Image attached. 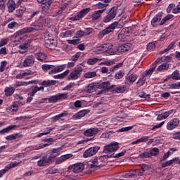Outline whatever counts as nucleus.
<instances>
[{"mask_svg":"<svg viewBox=\"0 0 180 180\" xmlns=\"http://www.w3.org/2000/svg\"><path fill=\"white\" fill-rule=\"evenodd\" d=\"M50 23H51V20H50L49 17H40L39 20L34 23V27H24L15 32L14 36L15 37H19V36H22V34L32 33V32H34V30H41L43 27H47Z\"/></svg>","mask_w":180,"mask_h":180,"instance_id":"1","label":"nucleus"},{"mask_svg":"<svg viewBox=\"0 0 180 180\" xmlns=\"http://www.w3.org/2000/svg\"><path fill=\"white\" fill-rule=\"evenodd\" d=\"M126 18H122L119 21H115L108 26L105 29L103 30L98 34V39H103L105 36L107 34H110V33H113L115 32V29H122L126 25Z\"/></svg>","mask_w":180,"mask_h":180,"instance_id":"2","label":"nucleus"},{"mask_svg":"<svg viewBox=\"0 0 180 180\" xmlns=\"http://www.w3.org/2000/svg\"><path fill=\"white\" fill-rule=\"evenodd\" d=\"M56 35V27H49L46 32L44 33V40L46 44L51 49H53L57 46V41L54 39V36Z\"/></svg>","mask_w":180,"mask_h":180,"instance_id":"3","label":"nucleus"},{"mask_svg":"<svg viewBox=\"0 0 180 180\" xmlns=\"http://www.w3.org/2000/svg\"><path fill=\"white\" fill-rule=\"evenodd\" d=\"M104 158H108V155H103L100 158H93L90 161L88 162L87 165V174H91V172H95L96 171V169L98 168V167H101V161L103 160Z\"/></svg>","mask_w":180,"mask_h":180,"instance_id":"4","label":"nucleus"},{"mask_svg":"<svg viewBox=\"0 0 180 180\" xmlns=\"http://www.w3.org/2000/svg\"><path fill=\"white\" fill-rule=\"evenodd\" d=\"M82 71H84V68L81 65H78L74 68L73 70L70 73L68 81H75L78 79V78H81V75L82 74Z\"/></svg>","mask_w":180,"mask_h":180,"instance_id":"5","label":"nucleus"},{"mask_svg":"<svg viewBox=\"0 0 180 180\" xmlns=\"http://www.w3.org/2000/svg\"><path fill=\"white\" fill-rule=\"evenodd\" d=\"M131 33H133V27L124 28L119 33L117 38L120 41H126L127 37H129Z\"/></svg>","mask_w":180,"mask_h":180,"instance_id":"6","label":"nucleus"},{"mask_svg":"<svg viewBox=\"0 0 180 180\" xmlns=\"http://www.w3.org/2000/svg\"><path fill=\"white\" fill-rule=\"evenodd\" d=\"M120 148V146H119V143L113 142L104 146L103 153H105V154H110V153L117 151V150H119Z\"/></svg>","mask_w":180,"mask_h":180,"instance_id":"7","label":"nucleus"},{"mask_svg":"<svg viewBox=\"0 0 180 180\" xmlns=\"http://www.w3.org/2000/svg\"><path fill=\"white\" fill-rule=\"evenodd\" d=\"M67 98H68V94L62 93L51 96L49 98H48V101L49 103H56L58 102V101H63L64 99H67Z\"/></svg>","mask_w":180,"mask_h":180,"instance_id":"8","label":"nucleus"},{"mask_svg":"<svg viewBox=\"0 0 180 180\" xmlns=\"http://www.w3.org/2000/svg\"><path fill=\"white\" fill-rule=\"evenodd\" d=\"M39 4H41V6L42 8V13L47 15L49 13V9L53 4V0H37Z\"/></svg>","mask_w":180,"mask_h":180,"instance_id":"9","label":"nucleus"},{"mask_svg":"<svg viewBox=\"0 0 180 180\" xmlns=\"http://www.w3.org/2000/svg\"><path fill=\"white\" fill-rule=\"evenodd\" d=\"M32 42H33V39H30L25 41V43L19 45L18 53H20V54H25V53H27V51H29V48L30 47V44H32Z\"/></svg>","mask_w":180,"mask_h":180,"instance_id":"10","label":"nucleus"},{"mask_svg":"<svg viewBox=\"0 0 180 180\" xmlns=\"http://www.w3.org/2000/svg\"><path fill=\"white\" fill-rule=\"evenodd\" d=\"M91 11V8H86L80 11L77 15H73L70 18V20L75 21V20H81L84 16L88 15Z\"/></svg>","mask_w":180,"mask_h":180,"instance_id":"11","label":"nucleus"},{"mask_svg":"<svg viewBox=\"0 0 180 180\" xmlns=\"http://www.w3.org/2000/svg\"><path fill=\"white\" fill-rule=\"evenodd\" d=\"M117 12V8L112 7L108 13V15L103 18L104 23H109L110 20H113L116 18V13Z\"/></svg>","mask_w":180,"mask_h":180,"instance_id":"12","label":"nucleus"},{"mask_svg":"<svg viewBox=\"0 0 180 180\" xmlns=\"http://www.w3.org/2000/svg\"><path fill=\"white\" fill-rule=\"evenodd\" d=\"M100 148L101 147L99 146H94L86 150L83 153L84 158H88V157H92V155H95V154L99 151Z\"/></svg>","mask_w":180,"mask_h":180,"instance_id":"13","label":"nucleus"},{"mask_svg":"<svg viewBox=\"0 0 180 180\" xmlns=\"http://www.w3.org/2000/svg\"><path fill=\"white\" fill-rule=\"evenodd\" d=\"M22 161L20 162H13L8 165L4 169L0 170V178L4 176V174H6L9 171V169H12V168H15V167H18L19 164H21Z\"/></svg>","mask_w":180,"mask_h":180,"instance_id":"14","label":"nucleus"},{"mask_svg":"<svg viewBox=\"0 0 180 180\" xmlns=\"http://www.w3.org/2000/svg\"><path fill=\"white\" fill-rule=\"evenodd\" d=\"M34 56L33 55H29L25 57L24 59L22 65V67L27 68V67H32L33 64H34Z\"/></svg>","mask_w":180,"mask_h":180,"instance_id":"15","label":"nucleus"},{"mask_svg":"<svg viewBox=\"0 0 180 180\" xmlns=\"http://www.w3.org/2000/svg\"><path fill=\"white\" fill-rule=\"evenodd\" d=\"M179 119L178 118H173L167 124V130H174V129H176V127H179Z\"/></svg>","mask_w":180,"mask_h":180,"instance_id":"16","label":"nucleus"},{"mask_svg":"<svg viewBox=\"0 0 180 180\" xmlns=\"http://www.w3.org/2000/svg\"><path fill=\"white\" fill-rule=\"evenodd\" d=\"M69 169H72L74 174H79V172H82L85 169V166L82 163H76L69 167Z\"/></svg>","mask_w":180,"mask_h":180,"instance_id":"17","label":"nucleus"},{"mask_svg":"<svg viewBox=\"0 0 180 180\" xmlns=\"http://www.w3.org/2000/svg\"><path fill=\"white\" fill-rule=\"evenodd\" d=\"M112 0H101V2L96 4V9H99L98 11H106V7L109 6V4Z\"/></svg>","mask_w":180,"mask_h":180,"instance_id":"18","label":"nucleus"},{"mask_svg":"<svg viewBox=\"0 0 180 180\" xmlns=\"http://www.w3.org/2000/svg\"><path fill=\"white\" fill-rule=\"evenodd\" d=\"M103 46H104L105 53H108V54H110V56H113V54L116 53V51L113 49V44L112 43L106 42L103 44Z\"/></svg>","mask_w":180,"mask_h":180,"instance_id":"19","label":"nucleus"},{"mask_svg":"<svg viewBox=\"0 0 180 180\" xmlns=\"http://www.w3.org/2000/svg\"><path fill=\"white\" fill-rule=\"evenodd\" d=\"M160 60H161L160 59H157L155 61V63L153 64L152 68L149 69L148 71L143 72L142 75L145 77H151L152 74L155 70V68H157V64H158V63H160Z\"/></svg>","mask_w":180,"mask_h":180,"instance_id":"20","label":"nucleus"},{"mask_svg":"<svg viewBox=\"0 0 180 180\" xmlns=\"http://www.w3.org/2000/svg\"><path fill=\"white\" fill-rule=\"evenodd\" d=\"M89 112H91V110H80L78 112H77L76 114H75L72 117V119L73 120H78L79 119H82V117H84V116H85L86 115H88V113H89Z\"/></svg>","mask_w":180,"mask_h":180,"instance_id":"21","label":"nucleus"},{"mask_svg":"<svg viewBox=\"0 0 180 180\" xmlns=\"http://www.w3.org/2000/svg\"><path fill=\"white\" fill-rule=\"evenodd\" d=\"M51 164V159L49 158V156L45 155L41 160L37 162L38 167H46Z\"/></svg>","mask_w":180,"mask_h":180,"instance_id":"22","label":"nucleus"},{"mask_svg":"<svg viewBox=\"0 0 180 180\" xmlns=\"http://www.w3.org/2000/svg\"><path fill=\"white\" fill-rule=\"evenodd\" d=\"M99 133V129L98 128H90L84 131V136L85 137H92L93 136H96Z\"/></svg>","mask_w":180,"mask_h":180,"instance_id":"23","label":"nucleus"},{"mask_svg":"<svg viewBox=\"0 0 180 180\" xmlns=\"http://www.w3.org/2000/svg\"><path fill=\"white\" fill-rule=\"evenodd\" d=\"M151 167L148 165H142L141 167V169H134L135 172V175H139L140 176H143V174H144L145 171H148Z\"/></svg>","mask_w":180,"mask_h":180,"instance_id":"24","label":"nucleus"},{"mask_svg":"<svg viewBox=\"0 0 180 180\" xmlns=\"http://www.w3.org/2000/svg\"><path fill=\"white\" fill-rule=\"evenodd\" d=\"M103 14V10L102 11H96L91 14V20L93 22H96L101 20L102 18V15Z\"/></svg>","mask_w":180,"mask_h":180,"instance_id":"25","label":"nucleus"},{"mask_svg":"<svg viewBox=\"0 0 180 180\" xmlns=\"http://www.w3.org/2000/svg\"><path fill=\"white\" fill-rule=\"evenodd\" d=\"M99 83H91L88 84L86 92L87 94H92L96 91V89H98Z\"/></svg>","mask_w":180,"mask_h":180,"instance_id":"26","label":"nucleus"},{"mask_svg":"<svg viewBox=\"0 0 180 180\" xmlns=\"http://www.w3.org/2000/svg\"><path fill=\"white\" fill-rule=\"evenodd\" d=\"M172 113H175V110H170L169 111H167L165 112H163L159 115L157 117V120H159V121L164 120L165 119L169 117L170 115H172Z\"/></svg>","mask_w":180,"mask_h":180,"instance_id":"27","label":"nucleus"},{"mask_svg":"<svg viewBox=\"0 0 180 180\" xmlns=\"http://www.w3.org/2000/svg\"><path fill=\"white\" fill-rule=\"evenodd\" d=\"M67 68V65L63 64L60 65H58L56 68H54L52 70L49 71V74H58V72H61V71H64Z\"/></svg>","mask_w":180,"mask_h":180,"instance_id":"28","label":"nucleus"},{"mask_svg":"<svg viewBox=\"0 0 180 180\" xmlns=\"http://www.w3.org/2000/svg\"><path fill=\"white\" fill-rule=\"evenodd\" d=\"M29 75H33V72L31 70L22 71L16 75V78L17 79H23V78L29 77Z\"/></svg>","mask_w":180,"mask_h":180,"instance_id":"29","label":"nucleus"},{"mask_svg":"<svg viewBox=\"0 0 180 180\" xmlns=\"http://www.w3.org/2000/svg\"><path fill=\"white\" fill-rule=\"evenodd\" d=\"M162 18V15L161 14V13H158V14H156L151 20L152 26L153 27H155V26H157V23H158V22L161 20Z\"/></svg>","mask_w":180,"mask_h":180,"instance_id":"30","label":"nucleus"},{"mask_svg":"<svg viewBox=\"0 0 180 180\" xmlns=\"http://www.w3.org/2000/svg\"><path fill=\"white\" fill-rule=\"evenodd\" d=\"M136 79H137V75L136 74H131L126 77V82L128 85L136 82Z\"/></svg>","mask_w":180,"mask_h":180,"instance_id":"31","label":"nucleus"},{"mask_svg":"<svg viewBox=\"0 0 180 180\" xmlns=\"http://www.w3.org/2000/svg\"><path fill=\"white\" fill-rule=\"evenodd\" d=\"M130 49H131V46L129 44H122L117 48V52L121 53H124L126 51H129Z\"/></svg>","mask_w":180,"mask_h":180,"instance_id":"32","label":"nucleus"},{"mask_svg":"<svg viewBox=\"0 0 180 180\" xmlns=\"http://www.w3.org/2000/svg\"><path fill=\"white\" fill-rule=\"evenodd\" d=\"M68 115V112L67 111H63L62 113L56 115L51 118V122H58L61 117H65V116Z\"/></svg>","mask_w":180,"mask_h":180,"instance_id":"33","label":"nucleus"},{"mask_svg":"<svg viewBox=\"0 0 180 180\" xmlns=\"http://www.w3.org/2000/svg\"><path fill=\"white\" fill-rule=\"evenodd\" d=\"M7 6H8V12L10 13L13 12V11L17 8V5L15 4V1L13 0H8L7 3Z\"/></svg>","mask_w":180,"mask_h":180,"instance_id":"34","label":"nucleus"},{"mask_svg":"<svg viewBox=\"0 0 180 180\" xmlns=\"http://www.w3.org/2000/svg\"><path fill=\"white\" fill-rule=\"evenodd\" d=\"M179 158H175L172 160H168L165 163L162 164V168H166V167H169L172 165V164H176V161H179Z\"/></svg>","mask_w":180,"mask_h":180,"instance_id":"35","label":"nucleus"},{"mask_svg":"<svg viewBox=\"0 0 180 180\" xmlns=\"http://www.w3.org/2000/svg\"><path fill=\"white\" fill-rule=\"evenodd\" d=\"M18 126L16 125H10L1 130H0V134H5L6 133H9L11 130H15Z\"/></svg>","mask_w":180,"mask_h":180,"instance_id":"36","label":"nucleus"},{"mask_svg":"<svg viewBox=\"0 0 180 180\" xmlns=\"http://www.w3.org/2000/svg\"><path fill=\"white\" fill-rule=\"evenodd\" d=\"M4 92L6 96H12V95H13V92H15V88L12 86H6L4 89Z\"/></svg>","mask_w":180,"mask_h":180,"instance_id":"37","label":"nucleus"},{"mask_svg":"<svg viewBox=\"0 0 180 180\" xmlns=\"http://www.w3.org/2000/svg\"><path fill=\"white\" fill-rule=\"evenodd\" d=\"M113 91L116 94H123V93L127 91V86H119L118 87H115Z\"/></svg>","mask_w":180,"mask_h":180,"instance_id":"38","label":"nucleus"},{"mask_svg":"<svg viewBox=\"0 0 180 180\" xmlns=\"http://www.w3.org/2000/svg\"><path fill=\"white\" fill-rule=\"evenodd\" d=\"M20 137H22V134L19 133H15V134L7 136L6 137V140H8V141H12V140H16V139H20Z\"/></svg>","mask_w":180,"mask_h":180,"instance_id":"39","label":"nucleus"},{"mask_svg":"<svg viewBox=\"0 0 180 180\" xmlns=\"http://www.w3.org/2000/svg\"><path fill=\"white\" fill-rule=\"evenodd\" d=\"M53 129H54V128L46 127L44 131H42V132L39 133L38 135H37V137H41L43 136H47V134H50V133H51V131H53Z\"/></svg>","mask_w":180,"mask_h":180,"instance_id":"40","label":"nucleus"},{"mask_svg":"<svg viewBox=\"0 0 180 180\" xmlns=\"http://www.w3.org/2000/svg\"><path fill=\"white\" fill-rule=\"evenodd\" d=\"M148 139H149L148 136H142L140 139H136L134 141H132L131 144L134 145V144H140V143H146V141H148Z\"/></svg>","mask_w":180,"mask_h":180,"instance_id":"41","label":"nucleus"},{"mask_svg":"<svg viewBox=\"0 0 180 180\" xmlns=\"http://www.w3.org/2000/svg\"><path fill=\"white\" fill-rule=\"evenodd\" d=\"M97 75L96 71L87 72L84 75V78L89 79L91 78H95Z\"/></svg>","mask_w":180,"mask_h":180,"instance_id":"42","label":"nucleus"},{"mask_svg":"<svg viewBox=\"0 0 180 180\" xmlns=\"http://www.w3.org/2000/svg\"><path fill=\"white\" fill-rule=\"evenodd\" d=\"M68 74H70V70H67L66 71H65L64 72H63L61 74L54 75L53 78L55 79H61L63 78H65V77H67V75H68Z\"/></svg>","mask_w":180,"mask_h":180,"instance_id":"43","label":"nucleus"},{"mask_svg":"<svg viewBox=\"0 0 180 180\" xmlns=\"http://www.w3.org/2000/svg\"><path fill=\"white\" fill-rule=\"evenodd\" d=\"M98 89H109L110 88V83L109 82H104L101 84L98 83Z\"/></svg>","mask_w":180,"mask_h":180,"instance_id":"44","label":"nucleus"},{"mask_svg":"<svg viewBox=\"0 0 180 180\" xmlns=\"http://www.w3.org/2000/svg\"><path fill=\"white\" fill-rule=\"evenodd\" d=\"M56 83V80H44L41 82V85L43 86H51L52 85H55Z\"/></svg>","mask_w":180,"mask_h":180,"instance_id":"45","label":"nucleus"},{"mask_svg":"<svg viewBox=\"0 0 180 180\" xmlns=\"http://www.w3.org/2000/svg\"><path fill=\"white\" fill-rule=\"evenodd\" d=\"M60 153H57V149H53L52 152H51V155L48 156V158L51 160V163L53 162V160L56 158V157H58Z\"/></svg>","mask_w":180,"mask_h":180,"instance_id":"46","label":"nucleus"},{"mask_svg":"<svg viewBox=\"0 0 180 180\" xmlns=\"http://www.w3.org/2000/svg\"><path fill=\"white\" fill-rule=\"evenodd\" d=\"M74 32L72 30H68L64 32L60 33V37L67 38V37H72V34Z\"/></svg>","mask_w":180,"mask_h":180,"instance_id":"47","label":"nucleus"},{"mask_svg":"<svg viewBox=\"0 0 180 180\" xmlns=\"http://www.w3.org/2000/svg\"><path fill=\"white\" fill-rule=\"evenodd\" d=\"M36 56L39 61H45V60L47 58V55L43 52H39L37 53Z\"/></svg>","mask_w":180,"mask_h":180,"instance_id":"48","label":"nucleus"},{"mask_svg":"<svg viewBox=\"0 0 180 180\" xmlns=\"http://www.w3.org/2000/svg\"><path fill=\"white\" fill-rule=\"evenodd\" d=\"M101 60L102 59H99L98 58H92L87 60V64H89V65H94V64H96L97 62Z\"/></svg>","mask_w":180,"mask_h":180,"instance_id":"49","label":"nucleus"},{"mask_svg":"<svg viewBox=\"0 0 180 180\" xmlns=\"http://www.w3.org/2000/svg\"><path fill=\"white\" fill-rule=\"evenodd\" d=\"M46 171V174H50L51 175H54V174H58V169H57L54 167H52L48 168Z\"/></svg>","mask_w":180,"mask_h":180,"instance_id":"50","label":"nucleus"},{"mask_svg":"<svg viewBox=\"0 0 180 180\" xmlns=\"http://www.w3.org/2000/svg\"><path fill=\"white\" fill-rule=\"evenodd\" d=\"M174 18V15L169 14L166 17H165L163 19H162L161 22H160V25L162 26V25H165L168 20L172 19Z\"/></svg>","mask_w":180,"mask_h":180,"instance_id":"51","label":"nucleus"},{"mask_svg":"<svg viewBox=\"0 0 180 180\" xmlns=\"http://www.w3.org/2000/svg\"><path fill=\"white\" fill-rule=\"evenodd\" d=\"M124 77V70H120L115 73L114 78L115 79H122Z\"/></svg>","mask_w":180,"mask_h":180,"instance_id":"52","label":"nucleus"},{"mask_svg":"<svg viewBox=\"0 0 180 180\" xmlns=\"http://www.w3.org/2000/svg\"><path fill=\"white\" fill-rule=\"evenodd\" d=\"M25 12H26V8L22 7L21 8L16 11L15 15H16L17 18H22V16H23V13H25Z\"/></svg>","mask_w":180,"mask_h":180,"instance_id":"53","label":"nucleus"},{"mask_svg":"<svg viewBox=\"0 0 180 180\" xmlns=\"http://www.w3.org/2000/svg\"><path fill=\"white\" fill-rule=\"evenodd\" d=\"M122 67H123V63H119L117 65L112 66L110 69V71H111V72H115V71H117V70L122 68Z\"/></svg>","mask_w":180,"mask_h":180,"instance_id":"54","label":"nucleus"},{"mask_svg":"<svg viewBox=\"0 0 180 180\" xmlns=\"http://www.w3.org/2000/svg\"><path fill=\"white\" fill-rule=\"evenodd\" d=\"M146 81H147V78L142 75V77L136 82V86H143L146 84Z\"/></svg>","mask_w":180,"mask_h":180,"instance_id":"55","label":"nucleus"},{"mask_svg":"<svg viewBox=\"0 0 180 180\" xmlns=\"http://www.w3.org/2000/svg\"><path fill=\"white\" fill-rule=\"evenodd\" d=\"M172 79H175L176 81H178L180 79V73L179 70H175L172 74Z\"/></svg>","mask_w":180,"mask_h":180,"instance_id":"56","label":"nucleus"},{"mask_svg":"<svg viewBox=\"0 0 180 180\" xmlns=\"http://www.w3.org/2000/svg\"><path fill=\"white\" fill-rule=\"evenodd\" d=\"M84 36H85V32L82 30H79L76 32L73 39H81L82 37H84Z\"/></svg>","mask_w":180,"mask_h":180,"instance_id":"57","label":"nucleus"},{"mask_svg":"<svg viewBox=\"0 0 180 180\" xmlns=\"http://www.w3.org/2000/svg\"><path fill=\"white\" fill-rule=\"evenodd\" d=\"M169 68V65L167 63H164L162 65H160L158 68V71H162V70H168Z\"/></svg>","mask_w":180,"mask_h":180,"instance_id":"58","label":"nucleus"},{"mask_svg":"<svg viewBox=\"0 0 180 180\" xmlns=\"http://www.w3.org/2000/svg\"><path fill=\"white\" fill-rule=\"evenodd\" d=\"M81 52H77L76 53L75 55H73L71 58H70V61H73L75 63H76L78 60V58H79L81 57Z\"/></svg>","mask_w":180,"mask_h":180,"instance_id":"59","label":"nucleus"},{"mask_svg":"<svg viewBox=\"0 0 180 180\" xmlns=\"http://www.w3.org/2000/svg\"><path fill=\"white\" fill-rule=\"evenodd\" d=\"M53 68H54V65H53L44 64L41 65L43 71H49V70H51Z\"/></svg>","mask_w":180,"mask_h":180,"instance_id":"60","label":"nucleus"},{"mask_svg":"<svg viewBox=\"0 0 180 180\" xmlns=\"http://www.w3.org/2000/svg\"><path fill=\"white\" fill-rule=\"evenodd\" d=\"M50 146V143H44V144H39L35 146H33V150H41V148H44Z\"/></svg>","mask_w":180,"mask_h":180,"instance_id":"61","label":"nucleus"},{"mask_svg":"<svg viewBox=\"0 0 180 180\" xmlns=\"http://www.w3.org/2000/svg\"><path fill=\"white\" fill-rule=\"evenodd\" d=\"M81 39L76 38L75 39H68L67 42L68 44H73V46H75V44H79V41Z\"/></svg>","mask_w":180,"mask_h":180,"instance_id":"62","label":"nucleus"},{"mask_svg":"<svg viewBox=\"0 0 180 180\" xmlns=\"http://www.w3.org/2000/svg\"><path fill=\"white\" fill-rule=\"evenodd\" d=\"M155 43L156 42H150L147 45V50L148 51H153L155 49Z\"/></svg>","mask_w":180,"mask_h":180,"instance_id":"63","label":"nucleus"},{"mask_svg":"<svg viewBox=\"0 0 180 180\" xmlns=\"http://www.w3.org/2000/svg\"><path fill=\"white\" fill-rule=\"evenodd\" d=\"M18 26L19 24L15 21L11 22L8 25L9 29H15V27H18Z\"/></svg>","mask_w":180,"mask_h":180,"instance_id":"64","label":"nucleus"}]
</instances>
